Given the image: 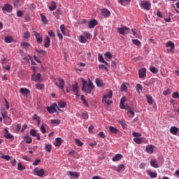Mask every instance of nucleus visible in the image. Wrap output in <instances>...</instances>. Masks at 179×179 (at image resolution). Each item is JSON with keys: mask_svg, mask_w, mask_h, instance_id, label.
Here are the masks:
<instances>
[{"mask_svg": "<svg viewBox=\"0 0 179 179\" xmlns=\"http://www.w3.org/2000/svg\"><path fill=\"white\" fill-rule=\"evenodd\" d=\"M102 101H103V103H105L106 104H107V106H110L111 103H113V101L111 100L107 99L106 96H103Z\"/></svg>", "mask_w": 179, "mask_h": 179, "instance_id": "nucleus-35", "label": "nucleus"}, {"mask_svg": "<svg viewBox=\"0 0 179 179\" xmlns=\"http://www.w3.org/2000/svg\"><path fill=\"white\" fill-rule=\"evenodd\" d=\"M172 97L173 99H179V93L178 92H174L173 94H172Z\"/></svg>", "mask_w": 179, "mask_h": 179, "instance_id": "nucleus-64", "label": "nucleus"}, {"mask_svg": "<svg viewBox=\"0 0 179 179\" xmlns=\"http://www.w3.org/2000/svg\"><path fill=\"white\" fill-rule=\"evenodd\" d=\"M40 16L41 17V20L42 22L45 24H47L48 22L47 21V17H45L44 15L42 13L40 14Z\"/></svg>", "mask_w": 179, "mask_h": 179, "instance_id": "nucleus-46", "label": "nucleus"}, {"mask_svg": "<svg viewBox=\"0 0 179 179\" xmlns=\"http://www.w3.org/2000/svg\"><path fill=\"white\" fill-rule=\"evenodd\" d=\"M32 79L35 82H38V80H40V79H41V74L40 73H38L36 76V73H34V74L32 76Z\"/></svg>", "mask_w": 179, "mask_h": 179, "instance_id": "nucleus-21", "label": "nucleus"}, {"mask_svg": "<svg viewBox=\"0 0 179 179\" xmlns=\"http://www.w3.org/2000/svg\"><path fill=\"white\" fill-rule=\"evenodd\" d=\"M57 105L56 103H53L50 105V106H47L46 109L50 114H54V113H57Z\"/></svg>", "mask_w": 179, "mask_h": 179, "instance_id": "nucleus-5", "label": "nucleus"}, {"mask_svg": "<svg viewBox=\"0 0 179 179\" xmlns=\"http://www.w3.org/2000/svg\"><path fill=\"white\" fill-rule=\"evenodd\" d=\"M132 43L133 44H134V45H137V47H139V45H141V41H139V40L138 39H132Z\"/></svg>", "mask_w": 179, "mask_h": 179, "instance_id": "nucleus-45", "label": "nucleus"}, {"mask_svg": "<svg viewBox=\"0 0 179 179\" xmlns=\"http://www.w3.org/2000/svg\"><path fill=\"white\" fill-rule=\"evenodd\" d=\"M109 131L111 132V134H118L120 132V130L113 126L109 127Z\"/></svg>", "mask_w": 179, "mask_h": 179, "instance_id": "nucleus-28", "label": "nucleus"}, {"mask_svg": "<svg viewBox=\"0 0 179 179\" xmlns=\"http://www.w3.org/2000/svg\"><path fill=\"white\" fill-rule=\"evenodd\" d=\"M150 71L152 73H157L159 72V70L156 67H150Z\"/></svg>", "mask_w": 179, "mask_h": 179, "instance_id": "nucleus-50", "label": "nucleus"}, {"mask_svg": "<svg viewBox=\"0 0 179 179\" xmlns=\"http://www.w3.org/2000/svg\"><path fill=\"white\" fill-rule=\"evenodd\" d=\"M35 51L38 52V54H41V55H47V52H45L44 50L36 49Z\"/></svg>", "mask_w": 179, "mask_h": 179, "instance_id": "nucleus-48", "label": "nucleus"}, {"mask_svg": "<svg viewBox=\"0 0 179 179\" xmlns=\"http://www.w3.org/2000/svg\"><path fill=\"white\" fill-rule=\"evenodd\" d=\"M127 110V115L129 117V118H134L135 117V112L131 109V107H129V109H126Z\"/></svg>", "mask_w": 179, "mask_h": 179, "instance_id": "nucleus-22", "label": "nucleus"}, {"mask_svg": "<svg viewBox=\"0 0 179 179\" xmlns=\"http://www.w3.org/2000/svg\"><path fill=\"white\" fill-rule=\"evenodd\" d=\"M154 150H155V145H147V147L145 148V152L147 153H149V155H152Z\"/></svg>", "mask_w": 179, "mask_h": 179, "instance_id": "nucleus-15", "label": "nucleus"}, {"mask_svg": "<svg viewBox=\"0 0 179 179\" xmlns=\"http://www.w3.org/2000/svg\"><path fill=\"white\" fill-rule=\"evenodd\" d=\"M140 6H141V8H142V9H145V10H150L152 4H150V2H149V1H143L140 3Z\"/></svg>", "mask_w": 179, "mask_h": 179, "instance_id": "nucleus-3", "label": "nucleus"}, {"mask_svg": "<svg viewBox=\"0 0 179 179\" xmlns=\"http://www.w3.org/2000/svg\"><path fill=\"white\" fill-rule=\"evenodd\" d=\"M34 174L38 176V177H43L45 174V171H44V169H38V168H35L34 169Z\"/></svg>", "mask_w": 179, "mask_h": 179, "instance_id": "nucleus-6", "label": "nucleus"}, {"mask_svg": "<svg viewBox=\"0 0 179 179\" xmlns=\"http://www.w3.org/2000/svg\"><path fill=\"white\" fill-rule=\"evenodd\" d=\"M138 78L140 79L146 78V68H142L138 71Z\"/></svg>", "mask_w": 179, "mask_h": 179, "instance_id": "nucleus-9", "label": "nucleus"}, {"mask_svg": "<svg viewBox=\"0 0 179 179\" xmlns=\"http://www.w3.org/2000/svg\"><path fill=\"white\" fill-rule=\"evenodd\" d=\"M147 173L148 174V176H150V178H157V173L156 172H152L150 170H147Z\"/></svg>", "mask_w": 179, "mask_h": 179, "instance_id": "nucleus-20", "label": "nucleus"}, {"mask_svg": "<svg viewBox=\"0 0 179 179\" xmlns=\"http://www.w3.org/2000/svg\"><path fill=\"white\" fill-rule=\"evenodd\" d=\"M119 124L124 129H127V122H125V120L121 119L118 120Z\"/></svg>", "mask_w": 179, "mask_h": 179, "instance_id": "nucleus-32", "label": "nucleus"}, {"mask_svg": "<svg viewBox=\"0 0 179 179\" xmlns=\"http://www.w3.org/2000/svg\"><path fill=\"white\" fill-rule=\"evenodd\" d=\"M49 9L51 12L57 9V3H55V1H52L50 3V6H49Z\"/></svg>", "mask_w": 179, "mask_h": 179, "instance_id": "nucleus-27", "label": "nucleus"}, {"mask_svg": "<svg viewBox=\"0 0 179 179\" xmlns=\"http://www.w3.org/2000/svg\"><path fill=\"white\" fill-rule=\"evenodd\" d=\"M32 120H34V121H36L38 126L40 125V124L41 122V117H40V116L35 114V115H34Z\"/></svg>", "mask_w": 179, "mask_h": 179, "instance_id": "nucleus-25", "label": "nucleus"}, {"mask_svg": "<svg viewBox=\"0 0 179 179\" xmlns=\"http://www.w3.org/2000/svg\"><path fill=\"white\" fill-rule=\"evenodd\" d=\"M58 82L59 84L58 83ZM58 82H55V85H56V86L57 87L61 89V90H62V92H64V86H65V80H64V79H62L61 78H59Z\"/></svg>", "mask_w": 179, "mask_h": 179, "instance_id": "nucleus-4", "label": "nucleus"}, {"mask_svg": "<svg viewBox=\"0 0 179 179\" xmlns=\"http://www.w3.org/2000/svg\"><path fill=\"white\" fill-rule=\"evenodd\" d=\"M122 159V155L121 154H117L114 156V157L112 158L113 162H119V160H121Z\"/></svg>", "mask_w": 179, "mask_h": 179, "instance_id": "nucleus-23", "label": "nucleus"}, {"mask_svg": "<svg viewBox=\"0 0 179 179\" xmlns=\"http://www.w3.org/2000/svg\"><path fill=\"white\" fill-rule=\"evenodd\" d=\"M61 145H62V138L59 137L56 138L55 141V146L59 148V146H61Z\"/></svg>", "mask_w": 179, "mask_h": 179, "instance_id": "nucleus-19", "label": "nucleus"}, {"mask_svg": "<svg viewBox=\"0 0 179 179\" xmlns=\"http://www.w3.org/2000/svg\"><path fill=\"white\" fill-rule=\"evenodd\" d=\"M125 169V166L124 164H120L117 167H115V170H116V171H117V173H121V171Z\"/></svg>", "mask_w": 179, "mask_h": 179, "instance_id": "nucleus-37", "label": "nucleus"}, {"mask_svg": "<svg viewBox=\"0 0 179 179\" xmlns=\"http://www.w3.org/2000/svg\"><path fill=\"white\" fill-rule=\"evenodd\" d=\"M146 99L148 104L152 106V104H153V97H152L150 95H146Z\"/></svg>", "mask_w": 179, "mask_h": 179, "instance_id": "nucleus-39", "label": "nucleus"}, {"mask_svg": "<svg viewBox=\"0 0 179 179\" xmlns=\"http://www.w3.org/2000/svg\"><path fill=\"white\" fill-rule=\"evenodd\" d=\"M98 136L102 139H106V134L103 131H100L98 134Z\"/></svg>", "mask_w": 179, "mask_h": 179, "instance_id": "nucleus-57", "label": "nucleus"}, {"mask_svg": "<svg viewBox=\"0 0 179 179\" xmlns=\"http://www.w3.org/2000/svg\"><path fill=\"white\" fill-rule=\"evenodd\" d=\"M132 135H133V136H134V138H139V137L142 136V134L141 133H138V132H135V131H134L132 133Z\"/></svg>", "mask_w": 179, "mask_h": 179, "instance_id": "nucleus-60", "label": "nucleus"}, {"mask_svg": "<svg viewBox=\"0 0 179 179\" xmlns=\"http://www.w3.org/2000/svg\"><path fill=\"white\" fill-rule=\"evenodd\" d=\"M52 149V145L51 144H46L45 145V150L48 152V153H51V150Z\"/></svg>", "mask_w": 179, "mask_h": 179, "instance_id": "nucleus-33", "label": "nucleus"}, {"mask_svg": "<svg viewBox=\"0 0 179 179\" xmlns=\"http://www.w3.org/2000/svg\"><path fill=\"white\" fill-rule=\"evenodd\" d=\"M127 89H128V87H127V85H125V83H122L121 85L122 92H127Z\"/></svg>", "mask_w": 179, "mask_h": 179, "instance_id": "nucleus-59", "label": "nucleus"}, {"mask_svg": "<svg viewBox=\"0 0 179 179\" xmlns=\"http://www.w3.org/2000/svg\"><path fill=\"white\" fill-rule=\"evenodd\" d=\"M72 92L75 93L76 96H79V84L78 83H75L72 85Z\"/></svg>", "mask_w": 179, "mask_h": 179, "instance_id": "nucleus-10", "label": "nucleus"}, {"mask_svg": "<svg viewBox=\"0 0 179 179\" xmlns=\"http://www.w3.org/2000/svg\"><path fill=\"white\" fill-rule=\"evenodd\" d=\"M24 141H25L26 143H31L33 142V139L29 136H24Z\"/></svg>", "mask_w": 179, "mask_h": 179, "instance_id": "nucleus-38", "label": "nucleus"}, {"mask_svg": "<svg viewBox=\"0 0 179 179\" xmlns=\"http://www.w3.org/2000/svg\"><path fill=\"white\" fill-rule=\"evenodd\" d=\"M142 85L141 84H137L136 85V91L138 92V93H141V92H142Z\"/></svg>", "mask_w": 179, "mask_h": 179, "instance_id": "nucleus-53", "label": "nucleus"}, {"mask_svg": "<svg viewBox=\"0 0 179 179\" xmlns=\"http://www.w3.org/2000/svg\"><path fill=\"white\" fill-rule=\"evenodd\" d=\"M4 41L7 43H12V41H13V38L12 36H7L5 38Z\"/></svg>", "mask_w": 179, "mask_h": 179, "instance_id": "nucleus-47", "label": "nucleus"}, {"mask_svg": "<svg viewBox=\"0 0 179 179\" xmlns=\"http://www.w3.org/2000/svg\"><path fill=\"white\" fill-rule=\"evenodd\" d=\"M128 30H129V28L127 27H120L117 28V33H119V34H121L122 36H125V34H127L125 31H128Z\"/></svg>", "mask_w": 179, "mask_h": 179, "instance_id": "nucleus-11", "label": "nucleus"}, {"mask_svg": "<svg viewBox=\"0 0 179 179\" xmlns=\"http://www.w3.org/2000/svg\"><path fill=\"white\" fill-rule=\"evenodd\" d=\"M60 30H61L62 34H64V36H66V34H65V25L64 24H62L60 26Z\"/></svg>", "mask_w": 179, "mask_h": 179, "instance_id": "nucleus-54", "label": "nucleus"}, {"mask_svg": "<svg viewBox=\"0 0 179 179\" xmlns=\"http://www.w3.org/2000/svg\"><path fill=\"white\" fill-rule=\"evenodd\" d=\"M88 80H89V83H87V80L82 78V83H83L82 90L85 93L90 94L93 91V89H94V86L93 85V82L90 80V78H89Z\"/></svg>", "mask_w": 179, "mask_h": 179, "instance_id": "nucleus-1", "label": "nucleus"}, {"mask_svg": "<svg viewBox=\"0 0 179 179\" xmlns=\"http://www.w3.org/2000/svg\"><path fill=\"white\" fill-rule=\"evenodd\" d=\"M179 129L177 127H171L169 129V132L172 134V135H177L178 134Z\"/></svg>", "mask_w": 179, "mask_h": 179, "instance_id": "nucleus-18", "label": "nucleus"}, {"mask_svg": "<svg viewBox=\"0 0 179 179\" xmlns=\"http://www.w3.org/2000/svg\"><path fill=\"white\" fill-rule=\"evenodd\" d=\"M99 69H105L106 72H108V68H107V66H105L104 64H99Z\"/></svg>", "mask_w": 179, "mask_h": 179, "instance_id": "nucleus-58", "label": "nucleus"}, {"mask_svg": "<svg viewBox=\"0 0 179 179\" xmlns=\"http://www.w3.org/2000/svg\"><path fill=\"white\" fill-rule=\"evenodd\" d=\"M96 26H97V20H96V19L91 20L88 22L89 29H94V27H96Z\"/></svg>", "mask_w": 179, "mask_h": 179, "instance_id": "nucleus-12", "label": "nucleus"}, {"mask_svg": "<svg viewBox=\"0 0 179 179\" xmlns=\"http://www.w3.org/2000/svg\"><path fill=\"white\" fill-rule=\"evenodd\" d=\"M58 106L60 108H65L66 107V102L62 101L58 103Z\"/></svg>", "mask_w": 179, "mask_h": 179, "instance_id": "nucleus-42", "label": "nucleus"}, {"mask_svg": "<svg viewBox=\"0 0 179 179\" xmlns=\"http://www.w3.org/2000/svg\"><path fill=\"white\" fill-rule=\"evenodd\" d=\"M41 162V159H37L33 162V166H38V164Z\"/></svg>", "mask_w": 179, "mask_h": 179, "instance_id": "nucleus-62", "label": "nucleus"}, {"mask_svg": "<svg viewBox=\"0 0 179 179\" xmlns=\"http://www.w3.org/2000/svg\"><path fill=\"white\" fill-rule=\"evenodd\" d=\"M71 179L79 178V173L76 171H69Z\"/></svg>", "mask_w": 179, "mask_h": 179, "instance_id": "nucleus-16", "label": "nucleus"}, {"mask_svg": "<svg viewBox=\"0 0 179 179\" xmlns=\"http://www.w3.org/2000/svg\"><path fill=\"white\" fill-rule=\"evenodd\" d=\"M75 142L76 145H78V146H83V143H82V141H80V140H79L78 138H76Z\"/></svg>", "mask_w": 179, "mask_h": 179, "instance_id": "nucleus-55", "label": "nucleus"}, {"mask_svg": "<svg viewBox=\"0 0 179 179\" xmlns=\"http://www.w3.org/2000/svg\"><path fill=\"white\" fill-rule=\"evenodd\" d=\"M106 96V99H112L113 98V92L110 90L108 92V93L106 95H103Z\"/></svg>", "mask_w": 179, "mask_h": 179, "instance_id": "nucleus-56", "label": "nucleus"}, {"mask_svg": "<svg viewBox=\"0 0 179 179\" xmlns=\"http://www.w3.org/2000/svg\"><path fill=\"white\" fill-rule=\"evenodd\" d=\"M36 86V89H39V90L44 89V85L41 83H37Z\"/></svg>", "mask_w": 179, "mask_h": 179, "instance_id": "nucleus-61", "label": "nucleus"}, {"mask_svg": "<svg viewBox=\"0 0 179 179\" xmlns=\"http://www.w3.org/2000/svg\"><path fill=\"white\" fill-rule=\"evenodd\" d=\"M13 8L10 4H5L2 8V10H5V12H8V13H10L13 10Z\"/></svg>", "mask_w": 179, "mask_h": 179, "instance_id": "nucleus-13", "label": "nucleus"}, {"mask_svg": "<svg viewBox=\"0 0 179 179\" xmlns=\"http://www.w3.org/2000/svg\"><path fill=\"white\" fill-rule=\"evenodd\" d=\"M29 134L31 135V136H36V135L37 134V131H36V129H31L29 131Z\"/></svg>", "mask_w": 179, "mask_h": 179, "instance_id": "nucleus-51", "label": "nucleus"}, {"mask_svg": "<svg viewBox=\"0 0 179 179\" xmlns=\"http://www.w3.org/2000/svg\"><path fill=\"white\" fill-rule=\"evenodd\" d=\"M125 101H127V97L122 96L120 99V107L122 110H129V106L128 104L125 105Z\"/></svg>", "mask_w": 179, "mask_h": 179, "instance_id": "nucleus-2", "label": "nucleus"}, {"mask_svg": "<svg viewBox=\"0 0 179 179\" xmlns=\"http://www.w3.org/2000/svg\"><path fill=\"white\" fill-rule=\"evenodd\" d=\"M79 41L80 43H82V44H86V43H87V40H86V38L83 36H79Z\"/></svg>", "mask_w": 179, "mask_h": 179, "instance_id": "nucleus-41", "label": "nucleus"}, {"mask_svg": "<svg viewBox=\"0 0 179 179\" xmlns=\"http://www.w3.org/2000/svg\"><path fill=\"white\" fill-rule=\"evenodd\" d=\"M20 93H21L22 96H24V97H27V95L30 94V90L27 88H20Z\"/></svg>", "mask_w": 179, "mask_h": 179, "instance_id": "nucleus-14", "label": "nucleus"}, {"mask_svg": "<svg viewBox=\"0 0 179 179\" xmlns=\"http://www.w3.org/2000/svg\"><path fill=\"white\" fill-rule=\"evenodd\" d=\"M98 59L100 62H101L102 64H105L106 66H108V63L106 62V60H104V57H103V55L101 54H99Z\"/></svg>", "mask_w": 179, "mask_h": 179, "instance_id": "nucleus-26", "label": "nucleus"}, {"mask_svg": "<svg viewBox=\"0 0 179 179\" xmlns=\"http://www.w3.org/2000/svg\"><path fill=\"white\" fill-rule=\"evenodd\" d=\"M40 131L43 133V134H45L47 132V130L45 129V127H44V124H42L41 128H40Z\"/></svg>", "mask_w": 179, "mask_h": 179, "instance_id": "nucleus-63", "label": "nucleus"}, {"mask_svg": "<svg viewBox=\"0 0 179 179\" xmlns=\"http://www.w3.org/2000/svg\"><path fill=\"white\" fill-rule=\"evenodd\" d=\"M166 47L171 48V50L174 49L176 48V45L173 43V41H168L166 42Z\"/></svg>", "mask_w": 179, "mask_h": 179, "instance_id": "nucleus-34", "label": "nucleus"}, {"mask_svg": "<svg viewBox=\"0 0 179 179\" xmlns=\"http://www.w3.org/2000/svg\"><path fill=\"white\" fill-rule=\"evenodd\" d=\"M144 139L145 138H134V142H135V143H137V145H141V143L143 142Z\"/></svg>", "mask_w": 179, "mask_h": 179, "instance_id": "nucleus-30", "label": "nucleus"}, {"mask_svg": "<svg viewBox=\"0 0 179 179\" xmlns=\"http://www.w3.org/2000/svg\"><path fill=\"white\" fill-rule=\"evenodd\" d=\"M51 124H55L56 125H59L61 124V120H51Z\"/></svg>", "mask_w": 179, "mask_h": 179, "instance_id": "nucleus-52", "label": "nucleus"}, {"mask_svg": "<svg viewBox=\"0 0 179 179\" xmlns=\"http://www.w3.org/2000/svg\"><path fill=\"white\" fill-rule=\"evenodd\" d=\"M23 37L25 40H29V38H30V32H29L28 31H25Z\"/></svg>", "mask_w": 179, "mask_h": 179, "instance_id": "nucleus-49", "label": "nucleus"}, {"mask_svg": "<svg viewBox=\"0 0 179 179\" xmlns=\"http://www.w3.org/2000/svg\"><path fill=\"white\" fill-rule=\"evenodd\" d=\"M103 16H105V17H108L111 15V12L108 10L107 8H103L101 10Z\"/></svg>", "mask_w": 179, "mask_h": 179, "instance_id": "nucleus-17", "label": "nucleus"}, {"mask_svg": "<svg viewBox=\"0 0 179 179\" xmlns=\"http://www.w3.org/2000/svg\"><path fill=\"white\" fill-rule=\"evenodd\" d=\"M95 83H96V86H98V87H101L104 86V83H103V80H101L99 78H96L95 80Z\"/></svg>", "mask_w": 179, "mask_h": 179, "instance_id": "nucleus-29", "label": "nucleus"}, {"mask_svg": "<svg viewBox=\"0 0 179 179\" xmlns=\"http://www.w3.org/2000/svg\"><path fill=\"white\" fill-rule=\"evenodd\" d=\"M33 34L36 38L37 43H38V44H41L43 43V36L36 31H33Z\"/></svg>", "mask_w": 179, "mask_h": 179, "instance_id": "nucleus-8", "label": "nucleus"}, {"mask_svg": "<svg viewBox=\"0 0 179 179\" xmlns=\"http://www.w3.org/2000/svg\"><path fill=\"white\" fill-rule=\"evenodd\" d=\"M131 2V0H119V3L122 5V6H125V5H128Z\"/></svg>", "mask_w": 179, "mask_h": 179, "instance_id": "nucleus-40", "label": "nucleus"}, {"mask_svg": "<svg viewBox=\"0 0 179 179\" xmlns=\"http://www.w3.org/2000/svg\"><path fill=\"white\" fill-rule=\"evenodd\" d=\"M20 45L23 50H25V51H30L33 48L31 45L27 42H22Z\"/></svg>", "mask_w": 179, "mask_h": 179, "instance_id": "nucleus-7", "label": "nucleus"}, {"mask_svg": "<svg viewBox=\"0 0 179 179\" xmlns=\"http://www.w3.org/2000/svg\"><path fill=\"white\" fill-rule=\"evenodd\" d=\"M5 138L6 139H12V138H13V136H12L11 134H9V131H8V129H5Z\"/></svg>", "mask_w": 179, "mask_h": 179, "instance_id": "nucleus-36", "label": "nucleus"}, {"mask_svg": "<svg viewBox=\"0 0 179 179\" xmlns=\"http://www.w3.org/2000/svg\"><path fill=\"white\" fill-rule=\"evenodd\" d=\"M50 43H51V39H50V37L48 36L45 37V43H44L45 48H48V47H50Z\"/></svg>", "mask_w": 179, "mask_h": 179, "instance_id": "nucleus-24", "label": "nucleus"}, {"mask_svg": "<svg viewBox=\"0 0 179 179\" xmlns=\"http://www.w3.org/2000/svg\"><path fill=\"white\" fill-rule=\"evenodd\" d=\"M81 101H83L85 107H89V103H87V101L85 100V95H81Z\"/></svg>", "mask_w": 179, "mask_h": 179, "instance_id": "nucleus-44", "label": "nucleus"}, {"mask_svg": "<svg viewBox=\"0 0 179 179\" xmlns=\"http://www.w3.org/2000/svg\"><path fill=\"white\" fill-rule=\"evenodd\" d=\"M17 169L20 171H22V170H26V167H24L23 166V164H22V162H19L17 164Z\"/></svg>", "mask_w": 179, "mask_h": 179, "instance_id": "nucleus-43", "label": "nucleus"}, {"mask_svg": "<svg viewBox=\"0 0 179 179\" xmlns=\"http://www.w3.org/2000/svg\"><path fill=\"white\" fill-rule=\"evenodd\" d=\"M150 166L155 169L159 168V164H157V162L155 161V159H151Z\"/></svg>", "mask_w": 179, "mask_h": 179, "instance_id": "nucleus-31", "label": "nucleus"}]
</instances>
